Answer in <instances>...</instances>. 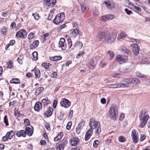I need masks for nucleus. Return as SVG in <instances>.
<instances>
[{"instance_id":"obj_38","label":"nucleus","mask_w":150,"mask_h":150,"mask_svg":"<svg viewBox=\"0 0 150 150\" xmlns=\"http://www.w3.org/2000/svg\"><path fill=\"white\" fill-rule=\"evenodd\" d=\"M121 51L122 52L126 54H129L130 53V51L125 47L121 49Z\"/></svg>"},{"instance_id":"obj_2","label":"nucleus","mask_w":150,"mask_h":150,"mask_svg":"<svg viewBox=\"0 0 150 150\" xmlns=\"http://www.w3.org/2000/svg\"><path fill=\"white\" fill-rule=\"evenodd\" d=\"M90 129H95L96 134L98 136L100 134L101 126L99 121H97L93 119H91L89 124Z\"/></svg>"},{"instance_id":"obj_8","label":"nucleus","mask_w":150,"mask_h":150,"mask_svg":"<svg viewBox=\"0 0 150 150\" xmlns=\"http://www.w3.org/2000/svg\"><path fill=\"white\" fill-rule=\"evenodd\" d=\"M128 59V57L127 56L124 55H118L115 59L116 61L120 62H125Z\"/></svg>"},{"instance_id":"obj_42","label":"nucleus","mask_w":150,"mask_h":150,"mask_svg":"<svg viewBox=\"0 0 150 150\" xmlns=\"http://www.w3.org/2000/svg\"><path fill=\"white\" fill-rule=\"evenodd\" d=\"M136 76L138 77H143L144 78H146L147 76L144 75H143L142 74H141L139 72H137L136 73Z\"/></svg>"},{"instance_id":"obj_64","label":"nucleus","mask_w":150,"mask_h":150,"mask_svg":"<svg viewBox=\"0 0 150 150\" xmlns=\"http://www.w3.org/2000/svg\"><path fill=\"white\" fill-rule=\"evenodd\" d=\"M98 10H95L93 12V15L94 16H96L98 15Z\"/></svg>"},{"instance_id":"obj_54","label":"nucleus","mask_w":150,"mask_h":150,"mask_svg":"<svg viewBox=\"0 0 150 150\" xmlns=\"http://www.w3.org/2000/svg\"><path fill=\"white\" fill-rule=\"evenodd\" d=\"M32 16H33L34 19H39L40 18L39 14L36 13H33Z\"/></svg>"},{"instance_id":"obj_23","label":"nucleus","mask_w":150,"mask_h":150,"mask_svg":"<svg viewBox=\"0 0 150 150\" xmlns=\"http://www.w3.org/2000/svg\"><path fill=\"white\" fill-rule=\"evenodd\" d=\"M39 44V41L38 40H36L35 41L33 42L30 45V49H32L34 47H36Z\"/></svg>"},{"instance_id":"obj_25","label":"nucleus","mask_w":150,"mask_h":150,"mask_svg":"<svg viewBox=\"0 0 150 150\" xmlns=\"http://www.w3.org/2000/svg\"><path fill=\"white\" fill-rule=\"evenodd\" d=\"M25 132V134H27L29 136H31L33 133V131L31 129L28 127H26Z\"/></svg>"},{"instance_id":"obj_45","label":"nucleus","mask_w":150,"mask_h":150,"mask_svg":"<svg viewBox=\"0 0 150 150\" xmlns=\"http://www.w3.org/2000/svg\"><path fill=\"white\" fill-rule=\"evenodd\" d=\"M100 144L99 141L98 140H95L93 143V146L94 147L96 148Z\"/></svg>"},{"instance_id":"obj_53","label":"nucleus","mask_w":150,"mask_h":150,"mask_svg":"<svg viewBox=\"0 0 150 150\" xmlns=\"http://www.w3.org/2000/svg\"><path fill=\"white\" fill-rule=\"evenodd\" d=\"M72 123L71 122H69L66 126L67 129L68 130H69L71 128V125Z\"/></svg>"},{"instance_id":"obj_50","label":"nucleus","mask_w":150,"mask_h":150,"mask_svg":"<svg viewBox=\"0 0 150 150\" xmlns=\"http://www.w3.org/2000/svg\"><path fill=\"white\" fill-rule=\"evenodd\" d=\"M4 122L6 126H8L9 125L7 116L5 115L4 118Z\"/></svg>"},{"instance_id":"obj_56","label":"nucleus","mask_w":150,"mask_h":150,"mask_svg":"<svg viewBox=\"0 0 150 150\" xmlns=\"http://www.w3.org/2000/svg\"><path fill=\"white\" fill-rule=\"evenodd\" d=\"M141 138L140 140L141 142L143 141L146 138V136L144 134H142L140 136Z\"/></svg>"},{"instance_id":"obj_44","label":"nucleus","mask_w":150,"mask_h":150,"mask_svg":"<svg viewBox=\"0 0 150 150\" xmlns=\"http://www.w3.org/2000/svg\"><path fill=\"white\" fill-rule=\"evenodd\" d=\"M33 56V60H36L38 59V54L36 52H34L32 54Z\"/></svg>"},{"instance_id":"obj_27","label":"nucleus","mask_w":150,"mask_h":150,"mask_svg":"<svg viewBox=\"0 0 150 150\" xmlns=\"http://www.w3.org/2000/svg\"><path fill=\"white\" fill-rule=\"evenodd\" d=\"M62 58V57L60 56H55L53 57H50V59L51 60L54 61H57V60H59Z\"/></svg>"},{"instance_id":"obj_12","label":"nucleus","mask_w":150,"mask_h":150,"mask_svg":"<svg viewBox=\"0 0 150 150\" xmlns=\"http://www.w3.org/2000/svg\"><path fill=\"white\" fill-rule=\"evenodd\" d=\"M127 85L123 83L120 84H115L110 85L108 86V87L110 88H116L120 87H124L126 86Z\"/></svg>"},{"instance_id":"obj_3","label":"nucleus","mask_w":150,"mask_h":150,"mask_svg":"<svg viewBox=\"0 0 150 150\" xmlns=\"http://www.w3.org/2000/svg\"><path fill=\"white\" fill-rule=\"evenodd\" d=\"M147 111L145 109H143L139 114V118L140 121V126L143 128L146 125L149 118V116L146 114Z\"/></svg>"},{"instance_id":"obj_35","label":"nucleus","mask_w":150,"mask_h":150,"mask_svg":"<svg viewBox=\"0 0 150 150\" xmlns=\"http://www.w3.org/2000/svg\"><path fill=\"white\" fill-rule=\"evenodd\" d=\"M132 84L139 83L140 82V81L136 78H132Z\"/></svg>"},{"instance_id":"obj_47","label":"nucleus","mask_w":150,"mask_h":150,"mask_svg":"<svg viewBox=\"0 0 150 150\" xmlns=\"http://www.w3.org/2000/svg\"><path fill=\"white\" fill-rule=\"evenodd\" d=\"M69 38H68L67 40L68 42V47L69 49L70 48L72 45V42L71 39Z\"/></svg>"},{"instance_id":"obj_14","label":"nucleus","mask_w":150,"mask_h":150,"mask_svg":"<svg viewBox=\"0 0 150 150\" xmlns=\"http://www.w3.org/2000/svg\"><path fill=\"white\" fill-rule=\"evenodd\" d=\"M93 130L91 129H89L86 133L85 139L86 141L88 140L93 133Z\"/></svg>"},{"instance_id":"obj_11","label":"nucleus","mask_w":150,"mask_h":150,"mask_svg":"<svg viewBox=\"0 0 150 150\" xmlns=\"http://www.w3.org/2000/svg\"><path fill=\"white\" fill-rule=\"evenodd\" d=\"M85 124V122L81 120V121L78 125V126L76 129V132L77 134H79L80 133L83 127Z\"/></svg>"},{"instance_id":"obj_46","label":"nucleus","mask_w":150,"mask_h":150,"mask_svg":"<svg viewBox=\"0 0 150 150\" xmlns=\"http://www.w3.org/2000/svg\"><path fill=\"white\" fill-rule=\"evenodd\" d=\"M118 139L119 142H125L126 140L125 137L122 136H119L118 138Z\"/></svg>"},{"instance_id":"obj_43","label":"nucleus","mask_w":150,"mask_h":150,"mask_svg":"<svg viewBox=\"0 0 150 150\" xmlns=\"http://www.w3.org/2000/svg\"><path fill=\"white\" fill-rule=\"evenodd\" d=\"M34 34L32 33H30L29 34L28 36V39L29 40V42H31L30 40L34 38Z\"/></svg>"},{"instance_id":"obj_21","label":"nucleus","mask_w":150,"mask_h":150,"mask_svg":"<svg viewBox=\"0 0 150 150\" xmlns=\"http://www.w3.org/2000/svg\"><path fill=\"white\" fill-rule=\"evenodd\" d=\"M53 110L52 108L49 107L47 109L45 114L47 117H49L52 115Z\"/></svg>"},{"instance_id":"obj_41","label":"nucleus","mask_w":150,"mask_h":150,"mask_svg":"<svg viewBox=\"0 0 150 150\" xmlns=\"http://www.w3.org/2000/svg\"><path fill=\"white\" fill-rule=\"evenodd\" d=\"M1 31L2 34L4 35H6L7 33V29L5 27H3L2 28Z\"/></svg>"},{"instance_id":"obj_58","label":"nucleus","mask_w":150,"mask_h":150,"mask_svg":"<svg viewBox=\"0 0 150 150\" xmlns=\"http://www.w3.org/2000/svg\"><path fill=\"white\" fill-rule=\"evenodd\" d=\"M24 122L25 124L27 125H30V121L28 119H25L24 120Z\"/></svg>"},{"instance_id":"obj_9","label":"nucleus","mask_w":150,"mask_h":150,"mask_svg":"<svg viewBox=\"0 0 150 150\" xmlns=\"http://www.w3.org/2000/svg\"><path fill=\"white\" fill-rule=\"evenodd\" d=\"M58 44V47H61L62 50H66L67 47L66 44L65 42V40L64 38H61L60 39Z\"/></svg>"},{"instance_id":"obj_55","label":"nucleus","mask_w":150,"mask_h":150,"mask_svg":"<svg viewBox=\"0 0 150 150\" xmlns=\"http://www.w3.org/2000/svg\"><path fill=\"white\" fill-rule=\"evenodd\" d=\"M132 5L134 7L135 9L137 10L138 11H141V8L139 7L136 6L134 4Z\"/></svg>"},{"instance_id":"obj_20","label":"nucleus","mask_w":150,"mask_h":150,"mask_svg":"<svg viewBox=\"0 0 150 150\" xmlns=\"http://www.w3.org/2000/svg\"><path fill=\"white\" fill-rule=\"evenodd\" d=\"M109 8H112L114 7L115 5L112 1H109L107 2L106 1H105L104 3Z\"/></svg>"},{"instance_id":"obj_29","label":"nucleus","mask_w":150,"mask_h":150,"mask_svg":"<svg viewBox=\"0 0 150 150\" xmlns=\"http://www.w3.org/2000/svg\"><path fill=\"white\" fill-rule=\"evenodd\" d=\"M44 88L43 87H40L38 88L36 90L35 94V95H38L42 91H43Z\"/></svg>"},{"instance_id":"obj_30","label":"nucleus","mask_w":150,"mask_h":150,"mask_svg":"<svg viewBox=\"0 0 150 150\" xmlns=\"http://www.w3.org/2000/svg\"><path fill=\"white\" fill-rule=\"evenodd\" d=\"M64 12H62L57 14L54 19H56L57 18H59L60 19H64Z\"/></svg>"},{"instance_id":"obj_57","label":"nucleus","mask_w":150,"mask_h":150,"mask_svg":"<svg viewBox=\"0 0 150 150\" xmlns=\"http://www.w3.org/2000/svg\"><path fill=\"white\" fill-rule=\"evenodd\" d=\"M23 58L21 57H18L17 59V61L20 64H22L23 63V62L22 61V59Z\"/></svg>"},{"instance_id":"obj_24","label":"nucleus","mask_w":150,"mask_h":150,"mask_svg":"<svg viewBox=\"0 0 150 150\" xmlns=\"http://www.w3.org/2000/svg\"><path fill=\"white\" fill-rule=\"evenodd\" d=\"M107 57H109V59L110 60L112 59L114 57V54L111 51H108L106 53Z\"/></svg>"},{"instance_id":"obj_17","label":"nucleus","mask_w":150,"mask_h":150,"mask_svg":"<svg viewBox=\"0 0 150 150\" xmlns=\"http://www.w3.org/2000/svg\"><path fill=\"white\" fill-rule=\"evenodd\" d=\"M81 8L83 13H86L88 10V8L86 5L84 4H81Z\"/></svg>"},{"instance_id":"obj_10","label":"nucleus","mask_w":150,"mask_h":150,"mask_svg":"<svg viewBox=\"0 0 150 150\" xmlns=\"http://www.w3.org/2000/svg\"><path fill=\"white\" fill-rule=\"evenodd\" d=\"M131 46L133 48V52L134 54L137 55L139 53V47L137 44L134 43L131 45Z\"/></svg>"},{"instance_id":"obj_15","label":"nucleus","mask_w":150,"mask_h":150,"mask_svg":"<svg viewBox=\"0 0 150 150\" xmlns=\"http://www.w3.org/2000/svg\"><path fill=\"white\" fill-rule=\"evenodd\" d=\"M79 141V140L78 138L76 137L73 138L71 139L70 144L72 146H76L77 145Z\"/></svg>"},{"instance_id":"obj_16","label":"nucleus","mask_w":150,"mask_h":150,"mask_svg":"<svg viewBox=\"0 0 150 150\" xmlns=\"http://www.w3.org/2000/svg\"><path fill=\"white\" fill-rule=\"evenodd\" d=\"M42 108V104L39 102H37L34 107V109L35 111H39Z\"/></svg>"},{"instance_id":"obj_36","label":"nucleus","mask_w":150,"mask_h":150,"mask_svg":"<svg viewBox=\"0 0 150 150\" xmlns=\"http://www.w3.org/2000/svg\"><path fill=\"white\" fill-rule=\"evenodd\" d=\"M50 101L49 100L46 99H44L42 100V102L44 106L47 105L49 104Z\"/></svg>"},{"instance_id":"obj_32","label":"nucleus","mask_w":150,"mask_h":150,"mask_svg":"<svg viewBox=\"0 0 150 150\" xmlns=\"http://www.w3.org/2000/svg\"><path fill=\"white\" fill-rule=\"evenodd\" d=\"M88 67L89 68L93 69L94 67V62L93 59H91L88 63Z\"/></svg>"},{"instance_id":"obj_18","label":"nucleus","mask_w":150,"mask_h":150,"mask_svg":"<svg viewBox=\"0 0 150 150\" xmlns=\"http://www.w3.org/2000/svg\"><path fill=\"white\" fill-rule=\"evenodd\" d=\"M132 80V78H128L124 79L123 81L126 83H124L125 84H126L127 86H124V87H129V85L132 84V82H131Z\"/></svg>"},{"instance_id":"obj_37","label":"nucleus","mask_w":150,"mask_h":150,"mask_svg":"<svg viewBox=\"0 0 150 150\" xmlns=\"http://www.w3.org/2000/svg\"><path fill=\"white\" fill-rule=\"evenodd\" d=\"M75 47H77V48L79 49H81L83 46V43L81 42H78L77 43L74 45Z\"/></svg>"},{"instance_id":"obj_28","label":"nucleus","mask_w":150,"mask_h":150,"mask_svg":"<svg viewBox=\"0 0 150 150\" xmlns=\"http://www.w3.org/2000/svg\"><path fill=\"white\" fill-rule=\"evenodd\" d=\"M127 35L123 32H121L120 35H119L117 38L119 40L124 39L126 36Z\"/></svg>"},{"instance_id":"obj_33","label":"nucleus","mask_w":150,"mask_h":150,"mask_svg":"<svg viewBox=\"0 0 150 150\" xmlns=\"http://www.w3.org/2000/svg\"><path fill=\"white\" fill-rule=\"evenodd\" d=\"M10 83H11L18 84L20 83V81L18 79H13L10 81Z\"/></svg>"},{"instance_id":"obj_63","label":"nucleus","mask_w":150,"mask_h":150,"mask_svg":"<svg viewBox=\"0 0 150 150\" xmlns=\"http://www.w3.org/2000/svg\"><path fill=\"white\" fill-rule=\"evenodd\" d=\"M125 11L126 13L128 14H130L132 12V11H131L129 10L127 8H125Z\"/></svg>"},{"instance_id":"obj_4","label":"nucleus","mask_w":150,"mask_h":150,"mask_svg":"<svg viewBox=\"0 0 150 150\" xmlns=\"http://www.w3.org/2000/svg\"><path fill=\"white\" fill-rule=\"evenodd\" d=\"M110 116L112 119L114 120L116 119L117 116L118 111L117 106L114 104L111 106L109 110Z\"/></svg>"},{"instance_id":"obj_61","label":"nucleus","mask_w":150,"mask_h":150,"mask_svg":"<svg viewBox=\"0 0 150 150\" xmlns=\"http://www.w3.org/2000/svg\"><path fill=\"white\" fill-rule=\"evenodd\" d=\"M63 135V133L61 132L58 134V135L57 136V137L59 138V140H60L62 137Z\"/></svg>"},{"instance_id":"obj_31","label":"nucleus","mask_w":150,"mask_h":150,"mask_svg":"<svg viewBox=\"0 0 150 150\" xmlns=\"http://www.w3.org/2000/svg\"><path fill=\"white\" fill-rule=\"evenodd\" d=\"M71 31V34L74 37L77 36L79 34V31L76 29L72 30Z\"/></svg>"},{"instance_id":"obj_40","label":"nucleus","mask_w":150,"mask_h":150,"mask_svg":"<svg viewBox=\"0 0 150 150\" xmlns=\"http://www.w3.org/2000/svg\"><path fill=\"white\" fill-rule=\"evenodd\" d=\"M65 146L60 143L59 146H57V150H63Z\"/></svg>"},{"instance_id":"obj_7","label":"nucleus","mask_w":150,"mask_h":150,"mask_svg":"<svg viewBox=\"0 0 150 150\" xmlns=\"http://www.w3.org/2000/svg\"><path fill=\"white\" fill-rule=\"evenodd\" d=\"M44 4L47 7H53L56 3V0H44Z\"/></svg>"},{"instance_id":"obj_49","label":"nucleus","mask_w":150,"mask_h":150,"mask_svg":"<svg viewBox=\"0 0 150 150\" xmlns=\"http://www.w3.org/2000/svg\"><path fill=\"white\" fill-rule=\"evenodd\" d=\"M67 143L68 142L66 138H65L63 139L60 143L65 146H66Z\"/></svg>"},{"instance_id":"obj_62","label":"nucleus","mask_w":150,"mask_h":150,"mask_svg":"<svg viewBox=\"0 0 150 150\" xmlns=\"http://www.w3.org/2000/svg\"><path fill=\"white\" fill-rule=\"evenodd\" d=\"M8 139H9L8 138L6 135L5 136L3 137L2 138V140L3 141H4V142L6 141H7Z\"/></svg>"},{"instance_id":"obj_26","label":"nucleus","mask_w":150,"mask_h":150,"mask_svg":"<svg viewBox=\"0 0 150 150\" xmlns=\"http://www.w3.org/2000/svg\"><path fill=\"white\" fill-rule=\"evenodd\" d=\"M14 134V132L13 131L11 130L9 132H8L6 135L8 139H11L13 138Z\"/></svg>"},{"instance_id":"obj_51","label":"nucleus","mask_w":150,"mask_h":150,"mask_svg":"<svg viewBox=\"0 0 150 150\" xmlns=\"http://www.w3.org/2000/svg\"><path fill=\"white\" fill-rule=\"evenodd\" d=\"M13 63L11 61H9L8 63H7V68L11 69L13 68Z\"/></svg>"},{"instance_id":"obj_1","label":"nucleus","mask_w":150,"mask_h":150,"mask_svg":"<svg viewBox=\"0 0 150 150\" xmlns=\"http://www.w3.org/2000/svg\"><path fill=\"white\" fill-rule=\"evenodd\" d=\"M117 37L116 34L114 33H109L108 31L100 32L98 34L97 38L98 39L97 41L99 42L103 40V42L106 44H108L113 42Z\"/></svg>"},{"instance_id":"obj_22","label":"nucleus","mask_w":150,"mask_h":150,"mask_svg":"<svg viewBox=\"0 0 150 150\" xmlns=\"http://www.w3.org/2000/svg\"><path fill=\"white\" fill-rule=\"evenodd\" d=\"M114 18H116L114 15L108 14L103 16L100 19H113Z\"/></svg>"},{"instance_id":"obj_39","label":"nucleus","mask_w":150,"mask_h":150,"mask_svg":"<svg viewBox=\"0 0 150 150\" xmlns=\"http://www.w3.org/2000/svg\"><path fill=\"white\" fill-rule=\"evenodd\" d=\"M35 75L36 77L39 78L40 76V70L38 69H36L35 71Z\"/></svg>"},{"instance_id":"obj_6","label":"nucleus","mask_w":150,"mask_h":150,"mask_svg":"<svg viewBox=\"0 0 150 150\" xmlns=\"http://www.w3.org/2000/svg\"><path fill=\"white\" fill-rule=\"evenodd\" d=\"M60 104L63 107L67 108L70 106L71 103L68 100L64 98L62 99L60 102Z\"/></svg>"},{"instance_id":"obj_59","label":"nucleus","mask_w":150,"mask_h":150,"mask_svg":"<svg viewBox=\"0 0 150 150\" xmlns=\"http://www.w3.org/2000/svg\"><path fill=\"white\" fill-rule=\"evenodd\" d=\"M57 74L56 72H54L52 73H51V76L52 77L54 78H55L57 76Z\"/></svg>"},{"instance_id":"obj_34","label":"nucleus","mask_w":150,"mask_h":150,"mask_svg":"<svg viewBox=\"0 0 150 150\" xmlns=\"http://www.w3.org/2000/svg\"><path fill=\"white\" fill-rule=\"evenodd\" d=\"M127 69L125 66H122L119 69V71L122 73L127 72Z\"/></svg>"},{"instance_id":"obj_19","label":"nucleus","mask_w":150,"mask_h":150,"mask_svg":"<svg viewBox=\"0 0 150 150\" xmlns=\"http://www.w3.org/2000/svg\"><path fill=\"white\" fill-rule=\"evenodd\" d=\"M25 132L24 130H21L20 131H18L16 133V135L18 137H25L26 136Z\"/></svg>"},{"instance_id":"obj_48","label":"nucleus","mask_w":150,"mask_h":150,"mask_svg":"<svg viewBox=\"0 0 150 150\" xmlns=\"http://www.w3.org/2000/svg\"><path fill=\"white\" fill-rule=\"evenodd\" d=\"M50 65V66H51V64L49 63H44L42 64V66L45 67L46 69L48 68L49 67Z\"/></svg>"},{"instance_id":"obj_13","label":"nucleus","mask_w":150,"mask_h":150,"mask_svg":"<svg viewBox=\"0 0 150 150\" xmlns=\"http://www.w3.org/2000/svg\"><path fill=\"white\" fill-rule=\"evenodd\" d=\"M26 34V33L25 30H21L16 33V35L17 38H24V36Z\"/></svg>"},{"instance_id":"obj_52","label":"nucleus","mask_w":150,"mask_h":150,"mask_svg":"<svg viewBox=\"0 0 150 150\" xmlns=\"http://www.w3.org/2000/svg\"><path fill=\"white\" fill-rule=\"evenodd\" d=\"M61 21V19H53V22L55 24H58Z\"/></svg>"},{"instance_id":"obj_60","label":"nucleus","mask_w":150,"mask_h":150,"mask_svg":"<svg viewBox=\"0 0 150 150\" xmlns=\"http://www.w3.org/2000/svg\"><path fill=\"white\" fill-rule=\"evenodd\" d=\"M57 100H54L53 104V106L54 108H56L57 104Z\"/></svg>"},{"instance_id":"obj_5","label":"nucleus","mask_w":150,"mask_h":150,"mask_svg":"<svg viewBox=\"0 0 150 150\" xmlns=\"http://www.w3.org/2000/svg\"><path fill=\"white\" fill-rule=\"evenodd\" d=\"M131 137L133 142L135 144L137 143L139 141L138 134L135 129H133L132 130Z\"/></svg>"}]
</instances>
